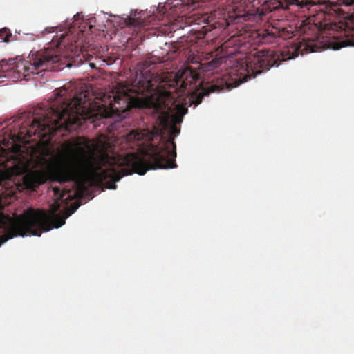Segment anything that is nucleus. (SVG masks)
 Returning a JSON list of instances; mask_svg holds the SVG:
<instances>
[{
  "label": "nucleus",
  "mask_w": 354,
  "mask_h": 354,
  "mask_svg": "<svg viewBox=\"0 0 354 354\" xmlns=\"http://www.w3.org/2000/svg\"><path fill=\"white\" fill-rule=\"evenodd\" d=\"M309 3L323 6L320 8L327 15L336 14L339 11L341 5L351 6L354 3V0H310Z\"/></svg>",
  "instance_id": "obj_10"
},
{
  "label": "nucleus",
  "mask_w": 354,
  "mask_h": 354,
  "mask_svg": "<svg viewBox=\"0 0 354 354\" xmlns=\"http://www.w3.org/2000/svg\"><path fill=\"white\" fill-rule=\"evenodd\" d=\"M68 88L66 85L56 88L50 102L35 109L31 117L18 124L17 133L10 134L12 142L27 143L33 136L44 138L55 136L62 130L71 131L73 125H80L82 120L92 117L97 106L91 101L89 92L82 89L73 94V98L67 99L64 96Z\"/></svg>",
  "instance_id": "obj_3"
},
{
  "label": "nucleus",
  "mask_w": 354,
  "mask_h": 354,
  "mask_svg": "<svg viewBox=\"0 0 354 354\" xmlns=\"http://www.w3.org/2000/svg\"><path fill=\"white\" fill-rule=\"evenodd\" d=\"M310 47L306 43H300L292 46L287 52L283 51L280 55L273 50H262L257 51L254 55L247 57L246 59L236 61L232 66L228 74L231 76H236L234 79V86L236 87L240 84L247 82L248 80L254 77L257 74L264 71L269 70L272 66H278L281 61L293 59L299 54L313 52L309 50Z\"/></svg>",
  "instance_id": "obj_6"
},
{
  "label": "nucleus",
  "mask_w": 354,
  "mask_h": 354,
  "mask_svg": "<svg viewBox=\"0 0 354 354\" xmlns=\"http://www.w3.org/2000/svg\"><path fill=\"white\" fill-rule=\"evenodd\" d=\"M166 95H167V96L169 97V93H166Z\"/></svg>",
  "instance_id": "obj_17"
},
{
  "label": "nucleus",
  "mask_w": 354,
  "mask_h": 354,
  "mask_svg": "<svg viewBox=\"0 0 354 354\" xmlns=\"http://www.w3.org/2000/svg\"><path fill=\"white\" fill-rule=\"evenodd\" d=\"M12 36L10 29L2 28L0 29V39L4 42H9L10 38Z\"/></svg>",
  "instance_id": "obj_13"
},
{
  "label": "nucleus",
  "mask_w": 354,
  "mask_h": 354,
  "mask_svg": "<svg viewBox=\"0 0 354 354\" xmlns=\"http://www.w3.org/2000/svg\"><path fill=\"white\" fill-rule=\"evenodd\" d=\"M79 205L75 204L71 207V209H66V211H64V214H70L71 215L77 209Z\"/></svg>",
  "instance_id": "obj_15"
},
{
  "label": "nucleus",
  "mask_w": 354,
  "mask_h": 354,
  "mask_svg": "<svg viewBox=\"0 0 354 354\" xmlns=\"http://www.w3.org/2000/svg\"><path fill=\"white\" fill-rule=\"evenodd\" d=\"M151 86V82L149 80L145 79L142 73L136 74V78L131 85L123 86L118 88L115 93L113 92V100L109 102L110 109L112 111L118 112H123L131 108L146 109L151 111V113H156L159 120L158 125H153L151 128L142 130H132L127 135L126 140L131 147H138V151L144 156L149 151L150 145L156 146L161 153L165 150L167 151V158L162 161V165H167V162L171 161V168H174L176 167L175 143L167 140L164 141L162 145H159L152 142L155 140H164V131L169 126L171 133L177 136L180 133V129L176 124L182 122L187 109L176 102H174L172 108L161 97L149 96Z\"/></svg>",
  "instance_id": "obj_2"
},
{
  "label": "nucleus",
  "mask_w": 354,
  "mask_h": 354,
  "mask_svg": "<svg viewBox=\"0 0 354 354\" xmlns=\"http://www.w3.org/2000/svg\"><path fill=\"white\" fill-rule=\"evenodd\" d=\"M270 9L275 10L279 9L288 10L290 6H298L301 8L302 5L299 3V0H270Z\"/></svg>",
  "instance_id": "obj_11"
},
{
  "label": "nucleus",
  "mask_w": 354,
  "mask_h": 354,
  "mask_svg": "<svg viewBox=\"0 0 354 354\" xmlns=\"http://www.w3.org/2000/svg\"><path fill=\"white\" fill-rule=\"evenodd\" d=\"M234 10L235 18L236 19H243L244 21H247L250 19V15L245 10H238L236 8Z\"/></svg>",
  "instance_id": "obj_14"
},
{
  "label": "nucleus",
  "mask_w": 354,
  "mask_h": 354,
  "mask_svg": "<svg viewBox=\"0 0 354 354\" xmlns=\"http://www.w3.org/2000/svg\"><path fill=\"white\" fill-rule=\"evenodd\" d=\"M126 24L129 26H133L139 28H145L146 26L145 21L140 17H128L126 19Z\"/></svg>",
  "instance_id": "obj_12"
},
{
  "label": "nucleus",
  "mask_w": 354,
  "mask_h": 354,
  "mask_svg": "<svg viewBox=\"0 0 354 354\" xmlns=\"http://www.w3.org/2000/svg\"><path fill=\"white\" fill-rule=\"evenodd\" d=\"M53 190L56 200L50 206V214L32 208L28 209L15 218L0 213V245L18 236H40L42 231L48 232L65 224V220L70 214L57 212L59 210L60 202L71 199L73 196L67 189H61L55 187Z\"/></svg>",
  "instance_id": "obj_4"
},
{
  "label": "nucleus",
  "mask_w": 354,
  "mask_h": 354,
  "mask_svg": "<svg viewBox=\"0 0 354 354\" xmlns=\"http://www.w3.org/2000/svg\"><path fill=\"white\" fill-rule=\"evenodd\" d=\"M206 25L201 27V102L205 96L212 93H219L222 91L230 89L232 87V83H228L227 80L218 73L212 71L216 68L225 63L227 57L214 56V50L216 46L209 48L210 52H206L203 49L209 41L213 42L218 35V31L214 24H210L205 15L201 14V24Z\"/></svg>",
  "instance_id": "obj_5"
},
{
  "label": "nucleus",
  "mask_w": 354,
  "mask_h": 354,
  "mask_svg": "<svg viewBox=\"0 0 354 354\" xmlns=\"http://www.w3.org/2000/svg\"><path fill=\"white\" fill-rule=\"evenodd\" d=\"M347 26V24L342 21L329 22L324 24L325 30L333 32L329 34L333 35L334 40L330 41L329 45L333 50H339L349 46H354V35L351 34V31L347 32L346 30Z\"/></svg>",
  "instance_id": "obj_9"
},
{
  "label": "nucleus",
  "mask_w": 354,
  "mask_h": 354,
  "mask_svg": "<svg viewBox=\"0 0 354 354\" xmlns=\"http://www.w3.org/2000/svg\"><path fill=\"white\" fill-rule=\"evenodd\" d=\"M9 142H10V141L9 140H6V139H3V144L5 146H6V147L9 146Z\"/></svg>",
  "instance_id": "obj_16"
},
{
  "label": "nucleus",
  "mask_w": 354,
  "mask_h": 354,
  "mask_svg": "<svg viewBox=\"0 0 354 354\" xmlns=\"http://www.w3.org/2000/svg\"><path fill=\"white\" fill-rule=\"evenodd\" d=\"M61 41L57 44H53V46L37 50L31 51L28 59L29 60H21L17 63L10 59L9 62L2 60L0 62V73L10 71L17 74V78L20 80H27V77L32 73H39L38 71H59V62L61 57H70L68 53H63V48L66 47L65 37L62 35Z\"/></svg>",
  "instance_id": "obj_7"
},
{
  "label": "nucleus",
  "mask_w": 354,
  "mask_h": 354,
  "mask_svg": "<svg viewBox=\"0 0 354 354\" xmlns=\"http://www.w3.org/2000/svg\"><path fill=\"white\" fill-rule=\"evenodd\" d=\"M149 151L145 156L127 153L122 156L109 154L105 147L95 153L88 151V140L78 137L64 142L57 153L55 162L46 171H35L24 177L26 187L34 189L47 180L59 183L73 182L78 189L85 188V178L90 177L93 182L106 188L115 189V183L123 176L137 173L144 175L150 169L171 167L172 162L162 165L167 151L160 152L154 145H149Z\"/></svg>",
  "instance_id": "obj_1"
},
{
  "label": "nucleus",
  "mask_w": 354,
  "mask_h": 354,
  "mask_svg": "<svg viewBox=\"0 0 354 354\" xmlns=\"http://www.w3.org/2000/svg\"><path fill=\"white\" fill-rule=\"evenodd\" d=\"M199 73L191 68L178 71L174 75V84L179 87V93L190 95L189 102L194 103L195 106L199 104Z\"/></svg>",
  "instance_id": "obj_8"
}]
</instances>
